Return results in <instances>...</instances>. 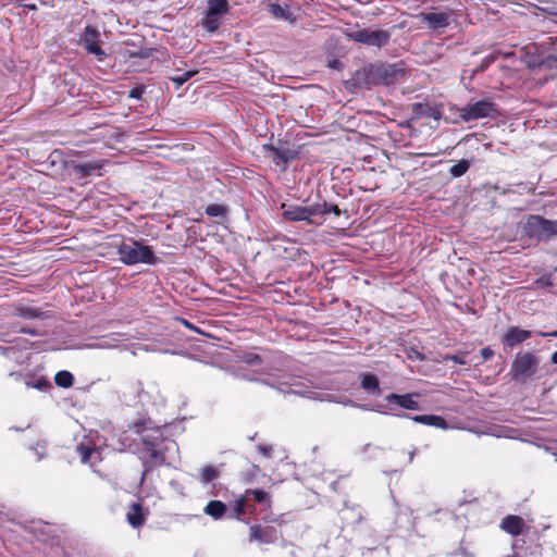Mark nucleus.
<instances>
[{
	"label": "nucleus",
	"instance_id": "nucleus-12",
	"mask_svg": "<svg viewBox=\"0 0 557 557\" xmlns=\"http://www.w3.org/2000/svg\"><path fill=\"white\" fill-rule=\"evenodd\" d=\"M103 163L104 161L102 160L74 163L72 169L79 178H85L96 174L101 175L100 170L102 169Z\"/></svg>",
	"mask_w": 557,
	"mask_h": 557
},
{
	"label": "nucleus",
	"instance_id": "nucleus-50",
	"mask_svg": "<svg viewBox=\"0 0 557 557\" xmlns=\"http://www.w3.org/2000/svg\"><path fill=\"white\" fill-rule=\"evenodd\" d=\"M550 361L552 363L557 364V350L552 355Z\"/></svg>",
	"mask_w": 557,
	"mask_h": 557
},
{
	"label": "nucleus",
	"instance_id": "nucleus-22",
	"mask_svg": "<svg viewBox=\"0 0 557 557\" xmlns=\"http://www.w3.org/2000/svg\"><path fill=\"white\" fill-rule=\"evenodd\" d=\"M76 453L81 457L82 462H90L94 463L95 460H100V453L89 445L79 444L76 446Z\"/></svg>",
	"mask_w": 557,
	"mask_h": 557
},
{
	"label": "nucleus",
	"instance_id": "nucleus-15",
	"mask_svg": "<svg viewBox=\"0 0 557 557\" xmlns=\"http://www.w3.org/2000/svg\"><path fill=\"white\" fill-rule=\"evenodd\" d=\"M13 315L20 317L25 320H44L49 318L48 312L42 311L40 308L24 305L14 306Z\"/></svg>",
	"mask_w": 557,
	"mask_h": 557
},
{
	"label": "nucleus",
	"instance_id": "nucleus-47",
	"mask_svg": "<svg viewBox=\"0 0 557 557\" xmlns=\"http://www.w3.org/2000/svg\"><path fill=\"white\" fill-rule=\"evenodd\" d=\"M536 334L542 336V337H557V331H553V332H537Z\"/></svg>",
	"mask_w": 557,
	"mask_h": 557
},
{
	"label": "nucleus",
	"instance_id": "nucleus-20",
	"mask_svg": "<svg viewBox=\"0 0 557 557\" xmlns=\"http://www.w3.org/2000/svg\"><path fill=\"white\" fill-rule=\"evenodd\" d=\"M227 511V507L221 500H210L203 508V512L214 520L222 519Z\"/></svg>",
	"mask_w": 557,
	"mask_h": 557
},
{
	"label": "nucleus",
	"instance_id": "nucleus-13",
	"mask_svg": "<svg viewBox=\"0 0 557 557\" xmlns=\"http://www.w3.org/2000/svg\"><path fill=\"white\" fill-rule=\"evenodd\" d=\"M128 339L129 337L125 333H112L103 336L97 343L86 344L85 347L89 349H112L117 346V342Z\"/></svg>",
	"mask_w": 557,
	"mask_h": 557
},
{
	"label": "nucleus",
	"instance_id": "nucleus-3",
	"mask_svg": "<svg viewBox=\"0 0 557 557\" xmlns=\"http://www.w3.org/2000/svg\"><path fill=\"white\" fill-rule=\"evenodd\" d=\"M119 260L125 265H135L144 263L154 265L159 262V258L150 246L144 244L143 240L128 238L123 240L116 248Z\"/></svg>",
	"mask_w": 557,
	"mask_h": 557
},
{
	"label": "nucleus",
	"instance_id": "nucleus-49",
	"mask_svg": "<svg viewBox=\"0 0 557 557\" xmlns=\"http://www.w3.org/2000/svg\"><path fill=\"white\" fill-rule=\"evenodd\" d=\"M495 435L497 437H502V436H504V437H511V435L509 434L508 431H499L498 433H495Z\"/></svg>",
	"mask_w": 557,
	"mask_h": 557
},
{
	"label": "nucleus",
	"instance_id": "nucleus-41",
	"mask_svg": "<svg viewBox=\"0 0 557 557\" xmlns=\"http://www.w3.org/2000/svg\"><path fill=\"white\" fill-rule=\"evenodd\" d=\"M258 451L265 458H271L272 446L271 445H258Z\"/></svg>",
	"mask_w": 557,
	"mask_h": 557
},
{
	"label": "nucleus",
	"instance_id": "nucleus-18",
	"mask_svg": "<svg viewBox=\"0 0 557 557\" xmlns=\"http://www.w3.org/2000/svg\"><path fill=\"white\" fill-rule=\"evenodd\" d=\"M421 20L433 28H441L448 25L449 15L445 12H429L422 13Z\"/></svg>",
	"mask_w": 557,
	"mask_h": 557
},
{
	"label": "nucleus",
	"instance_id": "nucleus-45",
	"mask_svg": "<svg viewBox=\"0 0 557 557\" xmlns=\"http://www.w3.org/2000/svg\"><path fill=\"white\" fill-rule=\"evenodd\" d=\"M408 357L412 360H423L424 357L421 352L418 350H411V352L408 355Z\"/></svg>",
	"mask_w": 557,
	"mask_h": 557
},
{
	"label": "nucleus",
	"instance_id": "nucleus-4",
	"mask_svg": "<svg viewBox=\"0 0 557 557\" xmlns=\"http://www.w3.org/2000/svg\"><path fill=\"white\" fill-rule=\"evenodd\" d=\"M540 366V358L533 352L520 351L515 356L510 367V374L513 380L525 382L534 375Z\"/></svg>",
	"mask_w": 557,
	"mask_h": 557
},
{
	"label": "nucleus",
	"instance_id": "nucleus-8",
	"mask_svg": "<svg viewBox=\"0 0 557 557\" xmlns=\"http://www.w3.org/2000/svg\"><path fill=\"white\" fill-rule=\"evenodd\" d=\"M347 37L356 42L376 48L384 47L391 39L388 30H373L369 28L352 30Z\"/></svg>",
	"mask_w": 557,
	"mask_h": 557
},
{
	"label": "nucleus",
	"instance_id": "nucleus-16",
	"mask_svg": "<svg viewBox=\"0 0 557 557\" xmlns=\"http://www.w3.org/2000/svg\"><path fill=\"white\" fill-rule=\"evenodd\" d=\"M249 541H258L260 543H274L276 541V531L274 528H261L260 525H251Z\"/></svg>",
	"mask_w": 557,
	"mask_h": 557
},
{
	"label": "nucleus",
	"instance_id": "nucleus-46",
	"mask_svg": "<svg viewBox=\"0 0 557 557\" xmlns=\"http://www.w3.org/2000/svg\"><path fill=\"white\" fill-rule=\"evenodd\" d=\"M26 374H23L21 372H11L9 374L10 377L14 379L15 381L20 382L22 381L24 383V377Z\"/></svg>",
	"mask_w": 557,
	"mask_h": 557
},
{
	"label": "nucleus",
	"instance_id": "nucleus-14",
	"mask_svg": "<svg viewBox=\"0 0 557 557\" xmlns=\"http://www.w3.org/2000/svg\"><path fill=\"white\" fill-rule=\"evenodd\" d=\"M500 529L510 535L517 536L524 532L525 523L521 517L509 515L502 520Z\"/></svg>",
	"mask_w": 557,
	"mask_h": 557
},
{
	"label": "nucleus",
	"instance_id": "nucleus-35",
	"mask_svg": "<svg viewBox=\"0 0 557 557\" xmlns=\"http://www.w3.org/2000/svg\"><path fill=\"white\" fill-rule=\"evenodd\" d=\"M205 211L209 216L216 218L224 215L226 213V208L222 205L211 203L207 206Z\"/></svg>",
	"mask_w": 557,
	"mask_h": 557
},
{
	"label": "nucleus",
	"instance_id": "nucleus-24",
	"mask_svg": "<svg viewBox=\"0 0 557 557\" xmlns=\"http://www.w3.org/2000/svg\"><path fill=\"white\" fill-rule=\"evenodd\" d=\"M127 522L133 528H139L145 522V516L143 512V508L139 504L134 503L131 507V510L126 515Z\"/></svg>",
	"mask_w": 557,
	"mask_h": 557
},
{
	"label": "nucleus",
	"instance_id": "nucleus-43",
	"mask_svg": "<svg viewBox=\"0 0 557 557\" xmlns=\"http://www.w3.org/2000/svg\"><path fill=\"white\" fill-rule=\"evenodd\" d=\"M481 356L483 360H490L494 356V351L491 347H484L481 350Z\"/></svg>",
	"mask_w": 557,
	"mask_h": 557
},
{
	"label": "nucleus",
	"instance_id": "nucleus-34",
	"mask_svg": "<svg viewBox=\"0 0 557 557\" xmlns=\"http://www.w3.org/2000/svg\"><path fill=\"white\" fill-rule=\"evenodd\" d=\"M197 74V71H187L178 75H174L171 77V81L176 85V87L183 86L187 81H189L193 76Z\"/></svg>",
	"mask_w": 557,
	"mask_h": 557
},
{
	"label": "nucleus",
	"instance_id": "nucleus-26",
	"mask_svg": "<svg viewBox=\"0 0 557 557\" xmlns=\"http://www.w3.org/2000/svg\"><path fill=\"white\" fill-rule=\"evenodd\" d=\"M230 11L228 0H209L207 12L211 15L222 16Z\"/></svg>",
	"mask_w": 557,
	"mask_h": 557
},
{
	"label": "nucleus",
	"instance_id": "nucleus-21",
	"mask_svg": "<svg viewBox=\"0 0 557 557\" xmlns=\"http://www.w3.org/2000/svg\"><path fill=\"white\" fill-rule=\"evenodd\" d=\"M24 384L27 388H35L40 392H47L51 388V383L44 376H36L34 374H26L24 377Z\"/></svg>",
	"mask_w": 557,
	"mask_h": 557
},
{
	"label": "nucleus",
	"instance_id": "nucleus-32",
	"mask_svg": "<svg viewBox=\"0 0 557 557\" xmlns=\"http://www.w3.org/2000/svg\"><path fill=\"white\" fill-rule=\"evenodd\" d=\"M269 11L273 16L281 18V20H288L289 15H290L288 8L282 7L278 3H270Z\"/></svg>",
	"mask_w": 557,
	"mask_h": 557
},
{
	"label": "nucleus",
	"instance_id": "nucleus-19",
	"mask_svg": "<svg viewBox=\"0 0 557 557\" xmlns=\"http://www.w3.org/2000/svg\"><path fill=\"white\" fill-rule=\"evenodd\" d=\"M411 420L416 423L434 426L442 430L448 429V423L446 422V420L435 414L413 416L411 417Z\"/></svg>",
	"mask_w": 557,
	"mask_h": 557
},
{
	"label": "nucleus",
	"instance_id": "nucleus-1",
	"mask_svg": "<svg viewBox=\"0 0 557 557\" xmlns=\"http://www.w3.org/2000/svg\"><path fill=\"white\" fill-rule=\"evenodd\" d=\"M260 382L264 385L275 388L283 394H295L301 397L321 401H334L343 404L344 406L356 407L362 410L376 411L382 414H391L398 418H410L408 414L404 413L403 410H420L419 399L422 396L419 392H411L406 394L392 393L384 397L383 405L370 407L368 405L357 404L347 397H335L333 395L322 396L319 392L312 389L307 384L301 382L298 376L292 374H284L270 380H261Z\"/></svg>",
	"mask_w": 557,
	"mask_h": 557
},
{
	"label": "nucleus",
	"instance_id": "nucleus-7",
	"mask_svg": "<svg viewBox=\"0 0 557 557\" xmlns=\"http://www.w3.org/2000/svg\"><path fill=\"white\" fill-rule=\"evenodd\" d=\"M79 45L95 58L102 62L108 57L107 52L101 48V34L91 25H87L79 37Z\"/></svg>",
	"mask_w": 557,
	"mask_h": 557
},
{
	"label": "nucleus",
	"instance_id": "nucleus-51",
	"mask_svg": "<svg viewBox=\"0 0 557 557\" xmlns=\"http://www.w3.org/2000/svg\"><path fill=\"white\" fill-rule=\"evenodd\" d=\"M370 447H371V445H370V444H366V445H363V446L361 447V453H362V454H366Z\"/></svg>",
	"mask_w": 557,
	"mask_h": 557
},
{
	"label": "nucleus",
	"instance_id": "nucleus-6",
	"mask_svg": "<svg viewBox=\"0 0 557 557\" xmlns=\"http://www.w3.org/2000/svg\"><path fill=\"white\" fill-rule=\"evenodd\" d=\"M498 113L495 102L483 99L473 103H468L459 110V116L465 122H471L484 117H494Z\"/></svg>",
	"mask_w": 557,
	"mask_h": 557
},
{
	"label": "nucleus",
	"instance_id": "nucleus-11",
	"mask_svg": "<svg viewBox=\"0 0 557 557\" xmlns=\"http://www.w3.org/2000/svg\"><path fill=\"white\" fill-rule=\"evenodd\" d=\"M532 335V331L523 330L518 326H511L502 335V343L505 348L512 349L519 344H522L529 339Z\"/></svg>",
	"mask_w": 557,
	"mask_h": 557
},
{
	"label": "nucleus",
	"instance_id": "nucleus-53",
	"mask_svg": "<svg viewBox=\"0 0 557 557\" xmlns=\"http://www.w3.org/2000/svg\"><path fill=\"white\" fill-rule=\"evenodd\" d=\"M494 189H495V190H497V191H499V193H502V194H504V195L507 193V190H506V189H502V188H499L498 186H495V187H494Z\"/></svg>",
	"mask_w": 557,
	"mask_h": 557
},
{
	"label": "nucleus",
	"instance_id": "nucleus-54",
	"mask_svg": "<svg viewBox=\"0 0 557 557\" xmlns=\"http://www.w3.org/2000/svg\"><path fill=\"white\" fill-rule=\"evenodd\" d=\"M336 64H337V61H334V62H332L330 65H331L332 67H336Z\"/></svg>",
	"mask_w": 557,
	"mask_h": 557
},
{
	"label": "nucleus",
	"instance_id": "nucleus-9",
	"mask_svg": "<svg viewBox=\"0 0 557 557\" xmlns=\"http://www.w3.org/2000/svg\"><path fill=\"white\" fill-rule=\"evenodd\" d=\"M280 209L282 211L283 219L287 222H306L307 224H313V216H317V211L313 209V205L299 206L283 202Z\"/></svg>",
	"mask_w": 557,
	"mask_h": 557
},
{
	"label": "nucleus",
	"instance_id": "nucleus-30",
	"mask_svg": "<svg viewBox=\"0 0 557 557\" xmlns=\"http://www.w3.org/2000/svg\"><path fill=\"white\" fill-rule=\"evenodd\" d=\"M54 382L60 387L69 388L74 383V376L71 372H69L66 370H62V371L57 372V374L54 376Z\"/></svg>",
	"mask_w": 557,
	"mask_h": 557
},
{
	"label": "nucleus",
	"instance_id": "nucleus-27",
	"mask_svg": "<svg viewBox=\"0 0 557 557\" xmlns=\"http://www.w3.org/2000/svg\"><path fill=\"white\" fill-rule=\"evenodd\" d=\"M253 511H255V507L247 505V498L244 495L234 502V513L231 515L230 517L240 519V517L243 515H245L246 512H253Z\"/></svg>",
	"mask_w": 557,
	"mask_h": 557
},
{
	"label": "nucleus",
	"instance_id": "nucleus-36",
	"mask_svg": "<svg viewBox=\"0 0 557 557\" xmlns=\"http://www.w3.org/2000/svg\"><path fill=\"white\" fill-rule=\"evenodd\" d=\"M249 495L253 496V499L257 503H263L268 499V493L263 490L257 488V490H247L245 493L246 498H248Z\"/></svg>",
	"mask_w": 557,
	"mask_h": 557
},
{
	"label": "nucleus",
	"instance_id": "nucleus-17",
	"mask_svg": "<svg viewBox=\"0 0 557 557\" xmlns=\"http://www.w3.org/2000/svg\"><path fill=\"white\" fill-rule=\"evenodd\" d=\"M359 377L361 388H363L369 395L380 396L382 394L380 381L376 375L370 372H363L360 373Z\"/></svg>",
	"mask_w": 557,
	"mask_h": 557
},
{
	"label": "nucleus",
	"instance_id": "nucleus-42",
	"mask_svg": "<svg viewBox=\"0 0 557 557\" xmlns=\"http://www.w3.org/2000/svg\"><path fill=\"white\" fill-rule=\"evenodd\" d=\"M144 92V87L138 86L129 90L128 97L133 99H140Z\"/></svg>",
	"mask_w": 557,
	"mask_h": 557
},
{
	"label": "nucleus",
	"instance_id": "nucleus-23",
	"mask_svg": "<svg viewBox=\"0 0 557 557\" xmlns=\"http://www.w3.org/2000/svg\"><path fill=\"white\" fill-rule=\"evenodd\" d=\"M221 473L220 467L215 466H206L202 469H200L197 480L202 485H208L209 483H212L214 480L219 478Z\"/></svg>",
	"mask_w": 557,
	"mask_h": 557
},
{
	"label": "nucleus",
	"instance_id": "nucleus-40",
	"mask_svg": "<svg viewBox=\"0 0 557 557\" xmlns=\"http://www.w3.org/2000/svg\"><path fill=\"white\" fill-rule=\"evenodd\" d=\"M178 321L185 326L187 327L188 330L190 331H194L196 333H199V334H205L202 331H200L195 324H193L191 322H189L188 320L184 319V318H180Z\"/></svg>",
	"mask_w": 557,
	"mask_h": 557
},
{
	"label": "nucleus",
	"instance_id": "nucleus-37",
	"mask_svg": "<svg viewBox=\"0 0 557 557\" xmlns=\"http://www.w3.org/2000/svg\"><path fill=\"white\" fill-rule=\"evenodd\" d=\"M16 332L17 333H22V334L32 335V336H42V335H45L44 332H40L39 330H37L35 327H27V326L21 327Z\"/></svg>",
	"mask_w": 557,
	"mask_h": 557
},
{
	"label": "nucleus",
	"instance_id": "nucleus-29",
	"mask_svg": "<svg viewBox=\"0 0 557 557\" xmlns=\"http://www.w3.org/2000/svg\"><path fill=\"white\" fill-rule=\"evenodd\" d=\"M313 209L317 211V215H324L333 213L334 215H341V210L336 205H331L327 202H317L313 203Z\"/></svg>",
	"mask_w": 557,
	"mask_h": 557
},
{
	"label": "nucleus",
	"instance_id": "nucleus-5",
	"mask_svg": "<svg viewBox=\"0 0 557 557\" xmlns=\"http://www.w3.org/2000/svg\"><path fill=\"white\" fill-rule=\"evenodd\" d=\"M523 232L536 240L547 239L557 233V222L540 215H530L523 224Z\"/></svg>",
	"mask_w": 557,
	"mask_h": 557
},
{
	"label": "nucleus",
	"instance_id": "nucleus-39",
	"mask_svg": "<svg viewBox=\"0 0 557 557\" xmlns=\"http://www.w3.org/2000/svg\"><path fill=\"white\" fill-rule=\"evenodd\" d=\"M258 467H253L251 470L247 471L246 473H244V480L246 483H252L256 479V475H257V472H258Z\"/></svg>",
	"mask_w": 557,
	"mask_h": 557
},
{
	"label": "nucleus",
	"instance_id": "nucleus-25",
	"mask_svg": "<svg viewBox=\"0 0 557 557\" xmlns=\"http://www.w3.org/2000/svg\"><path fill=\"white\" fill-rule=\"evenodd\" d=\"M381 76L386 81L387 84L396 82L399 77L404 76V71L396 64H388L383 66L380 72Z\"/></svg>",
	"mask_w": 557,
	"mask_h": 557
},
{
	"label": "nucleus",
	"instance_id": "nucleus-44",
	"mask_svg": "<svg viewBox=\"0 0 557 557\" xmlns=\"http://www.w3.org/2000/svg\"><path fill=\"white\" fill-rule=\"evenodd\" d=\"M447 360H451L453 362L457 364H466V360L462 355H453L449 357H446Z\"/></svg>",
	"mask_w": 557,
	"mask_h": 557
},
{
	"label": "nucleus",
	"instance_id": "nucleus-10",
	"mask_svg": "<svg viewBox=\"0 0 557 557\" xmlns=\"http://www.w3.org/2000/svg\"><path fill=\"white\" fill-rule=\"evenodd\" d=\"M263 153L272 158L275 165L281 166L282 171L288 168V164L298 158V151L287 146H275L273 144H264L262 146Z\"/></svg>",
	"mask_w": 557,
	"mask_h": 557
},
{
	"label": "nucleus",
	"instance_id": "nucleus-2",
	"mask_svg": "<svg viewBox=\"0 0 557 557\" xmlns=\"http://www.w3.org/2000/svg\"><path fill=\"white\" fill-rule=\"evenodd\" d=\"M140 447H137V454L143 463L141 481L148 473L165 463V450L170 449L173 442L166 441L160 431H150L140 436Z\"/></svg>",
	"mask_w": 557,
	"mask_h": 557
},
{
	"label": "nucleus",
	"instance_id": "nucleus-52",
	"mask_svg": "<svg viewBox=\"0 0 557 557\" xmlns=\"http://www.w3.org/2000/svg\"><path fill=\"white\" fill-rule=\"evenodd\" d=\"M416 455V448H413L411 451H409V461L411 462Z\"/></svg>",
	"mask_w": 557,
	"mask_h": 557
},
{
	"label": "nucleus",
	"instance_id": "nucleus-28",
	"mask_svg": "<svg viewBox=\"0 0 557 557\" xmlns=\"http://www.w3.org/2000/svg\"><path fill=\"white\" fill-rule=\"evenodd\" d=\"M221 23V16L206 12V16L201 20V27L208 33H214L219 29Z\"/></svg>",
	"mask_w": 557,
	"mask_h": 557
},
{
	"label": "nucleus",
	"instance_id": "nucleus-38",
	"mask_svg": "<svg viewBox=\"0 0 557 557\" xmlns=\"http://www.w3.org/2000/svg\"><path fill=\"white\" fill-rule=\"evenodd\" d=\"M33 450L37 455V460H40L46 455V443L45 442H38L36 446L33 447Z\"/></svg>",
	"mask_w": 557,
	"mask_h": 557
},
{
	"label": "nucleus",
	"instance_id": "nucleus-48",
	"mask_svg": "<svg viewBox=\"0 0 557 557\" xmlns=\"http://www.w3.org/2000/svg\"><path fill=\"white\" fill-rule=\"evenodd\" d=\"M13 351H14L13 347L0 346V355L8 356L10 352H13Z\"/></svg>",
	"mask_w": 557,
	"mask_h": 557
},
{
	"label": "nucleus",
	"instance_id": "nucleus-55",
	"mask_svg": "<svg viewBox=\"0 0 557 557\" xmlns=\"http://www.w3.org/2000/svg\"><path fill=\"white\" fill-rule=\"evenodd\" d=\"M508 557H519L517 554H513L511 556H508Z\"/></svg>",
	"mask_w": 557,
	"mask_h": 557
},
{
	"label": "nucleus",
	"instance_id": "nucleus-33",
	"mask_svg": "<svg viewBox=\"0 0 557 557\" xmlns=\"http://www.w3.org/2000/svg\"><path fill=\"white\" fill-rule=\"evenodd\" d=\"M239 359L242 362L248 364V366H258L262 362V357L256 352L252 351H244Z\"/></svg>",
	"mask_w": 557,
	"mask_h": 557
},
{
	"label": "nucleus",
	"instance_id": "nucleus-31",
	"mask_svg": "<svg viewBox=\"0 0 557 557\" xmlns=\"http://www.w3.org/2000/svg\"><path fill=\"white\" fill-rule=\"evenodd\" d=\"M469 168H470V161H468L466 159H461L456 164L450 166L449 174L453 177H460V176H462L463 174L467 173Z\"/></svg>",
	"mask_w": 557,
	"mask_h": 557
}]
</instances>
